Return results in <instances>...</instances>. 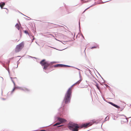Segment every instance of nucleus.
<instances>
[{
    "mask_svg": "<svg viewBox=\"0 0 131 131\" xmlns=\"http://www.w3.org/2000/svg\"><path fill=\"white\" fill-rule=\"evenodd\" d=\"M61 124L60 122L57 123L54 125V126H57Z\"/></svg>",
    "mask_w": 131,
    "mask_h": 131,
    "instance_id": "ddd939ff",
    "label": "nucleus"
},
{
    "mask_svg": "<svg viewBox=\"0 0 131 131\" xmlns=\"http://www.w3.org/2000/svg\"><path fill=\"white\" fill-rule=\"evenodd\" d=\"M5 5V3L3 2H2L0 3V6L2 9L3 8V7Z\"/></svg>",
    "mask_w": 131,
    "mask_h": 131,
    "instance_id": "1a4fd4ad",
    "label": "nucleus"
},
{
    "mask_svg": "<svg viewBox=\"0 0 131 131\" xmlns=\"http://www.w3.org/2000/svg\"><path fill=\"white\" fill-rule=\"evenodd\" d=\"M16 27L18 30L19 29V25L17 24L15 25Z\"/></svg>",
    "mask_w": 131,
    "mask_h": 131,
    "instance_id": "9b49d317",
    "label": "nucleus"
},
{
    "mask_svg": "<svg viewBox=\"0 0 131 131\" xmlns=\"http://www.w3.org/2000/svg\"><path fill=\"white\" fill-rule=\"evenodd\" d=\"M21 89L25 92H28L30 91L28 89L25 87L21 88Z\"/></svg>",
    "mask_w": 131,
    "mask_h": 131,
    "instance_id": "6e6552de",
    "label": "nucleus"
},
{
    "mask_svg": "<svg viewBox=\"0 0 131 131\" xmlns=\"http://www.w3.org/2000/svg\"><path fill=\"white\" fill-rule=\"evenodd\" d=\"M89 7L88 8H86V9H85V10L84 11V12L86 10H87V9H89Z\"/></svg>",
    "mask_w": 131,
    "mask_h": 131,
    "instance_id": "dca6fc26",
    "label": "nucleus"
},
{
    "mask_svg": "<svg viewBox=\"0 0 131 131\" xmlns=\"http://www.w3.org/2000/svg\"><path fill=\"white\" fill-rule=\"evenodd\" d=\"M80 82V81H79L73 84L68 89L65 94L64 99V101L65 103L67 104L69 102H70V98L71 97L72 87L78 84Z\"/></svg>",
    "mask_w": 131,
    "mask_h": 131,
    "instance_id": "f03ea898",
    "label": "nucleus"
},
{
    "mask_svg": "<svg viewBox=\"0 0 131 131\" xmlns=\"http://www.w3.org/2000/svg\"><path fill=\"white\" fill-rule=\"evenodd\" d=\"M11 79H12V81L13 82V83H15L13 81V79H14V78H11Z\"/></svg>",
    "mask_w": 131,
    "mask_h": 131,
    "instance_id": "2eb2a0df",
    "label": "nucleus"
},
{
    "mask_svg": "<svg viewBox=\"0 0 131 131\" xmlns=\"http://www.w3.org/2000/svg\"><path fill=\"white\" fill-rule=\"evenodd\" d=\"M109 103L117 108H121L122 111L123 110L124 107V106L122 107H120V106H118L111 102H109Z\"/></svg>",
    "mask_w": 131,
    "mask_h": 131,
    "instance_id": "39448f33",
    "label": "nucleus"
},
{
    "mask_svg": "<svg viewBox=\"0 0 131 131\" xmlns=\"http://www.w3.org/2000/svg\"><path fill=\"white\" fill-rule=\"evenodd\" d=\"M40 64L42 66H43V69H46L50 65V63L46 61L45 59L42 60L40 62Z\"/></svg>",
    "mask_w": 131,
    "mask_h": 131,
    "instance_id": "20e7f679",
    "label": "nucleus"
},
{
    "mask_svg": "<svg viewBox=\"0 0 131 131\" xmlns=\"http://www.w3.org/2000/svg\"><path fill=\"white\" fill-rule=\"evenodd\" d=\"M15 88H14L13 90L11 92L12 93H13V92L15 90Z\"/></svg>",
    "mask_w": 131,
    "mask_h": 131,
    "instance_id": "4468645a",
    "label": "nucleus"
},
{
    "mask_svg": "<svg viewBox=\"0 0 131 131\" xmlns=\"http://www.w3.org/2000/svg\"><path fill=\"white\" fill-rule=\"evenodd\" d=\"M54 67H69L68 66L61 64H57L53 65Z\"/></svg>",
    "mask_w": 131,
    "mask_h": 131,
    "instance_id": "0eeeda50",
    "label": "nucleus"
},
{
    "mask_svg": "<svg viewBox=\"0 0 131 131\" xmlns=\"http://www.w3.org/2000/svg\"><path fill=\"white\" fill-rule=\"evenodd\" d=\"M62 126V125H59V126H58L57 127H61V126Z\"/></svg>",
    "mask_w": 131,
    "mask_h": 131,
    "instance_id": "f3484780",
    "label": "nucleus"
},
{
    "mask_svg": "<svg viewBox=\"0 0 131 131\" xmlns=\"http://www.w3.org/2000/svg\"><path fill=\"white\" fill-rule=\"evenodd\" d=\"M90 123L84 124L79 126L78 125L72 123H70L68 126L69 128L72 131H78L79 128L80 129L83 127L87 128L91 125Z\"/></svg>",
    "mask_w": 131,
    "mask_h": 131,
    "instance_id": "f257e3e1",
    "label": "nucleus"
},
{
    "mask_svg": "<svg viewBox=\"0 0 131 131\" xmlns=\"http://www.w3.org/2000/svg\"><path fill=\"white\" fill-rule=\"evenodd\" d=\"M95 85L96 86L97 88L98 89V90L99 91H100V87L99 86L98 84L96 83L95 84Z\"/></svg>",
    "mask_w": 131,
    "mask_h": 131,
    "instance_id": "9d476101",
    "label": "nucleus"
},
{
    "mask_svg": "<svg viewBox=\"0 0 131 131\" xmlns=\"http://www.w3.org/2000/svg\"><path fill=\"white\" fill-rule=\"evenodd\" d=\"M24 46V42H22L18 45L16 46L15 49V52L17 53L20 51L23 48Z\"/></svg>",
    "mask_w": 131,
    "mask_h": 131,
    "instance_id": "7ed1b4c3",
    "label": "nucleus"
},
{
    "mask_svg": "<svg viewBox=\"0 0 131 131\" xmlns=\"http://www.w3.org/2000/svg\"><path fill=\"white\" fill-rule=\"evenodd\" d=\"M58 120L60 122L61 124L67 121L66 119L60 118H58Z\"/></svg>",
    "mask_w": 131,
    "mask_h": 131,
    "instance_id": "423d86ee",
    "label": "nucleus"
},
{
    "mask_svg": "<svg viewBox=\"0 0 131 131\" xmlns=\"http://www.w3.org/2000/svg\"><path fill=\"white\" fill-rule=\"evenodd\" d=\"M99 48V47L98 46H97V45L96 46H94V47H92L91 48V49H93V48Z\"/></svg>",
    "mask_w": 131,
    "mask_h": 131,
    "instance_id": "f8f14e48",
    "label": "nucleus"
},
{
    "mask_svg": "<svg viewBox=\"0 0 131 131\" xmlns=\"http://www.w3.org/2000/svg\"><path fill=\"white\" fill-rule=\"evenodd\" d=\"M40 131H46L45 130H40Z\"/></svg>",
    "mask_w": 131,
    "mask_h": 131,
    "instance_id": "a211bd4d",
    "label": "nucleus"
}]
</instances>
